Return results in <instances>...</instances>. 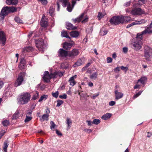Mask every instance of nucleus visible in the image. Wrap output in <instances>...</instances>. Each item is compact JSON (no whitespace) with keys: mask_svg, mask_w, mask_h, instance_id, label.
Listing matches in <instances>:
<instances>
[{"mask_svg":"<svg viewBox=\"0 0 152 152\" xmlns=\"http://www.w3.org/2000/svg\"><path fill=\"white\" fill-rule=\"evenodd\" d=\"M31 96L30 94L28 93H24L22 94L18 101V103L21 104L27 103L30 100Z\"/></svg>","mask_w":152,"mask_h":152,"instance_id":"obj_1","label":"nucleus"},{"mask_svg":"<svg viewBox=\"0 0 152 152\" xmlns=\"http://www.w3.org/2000/svg\"><path fill=\"white\" fill-rule=\"evenodd\" d=\"M144 56L148 61L151 60L152 57V49L146 45L144 47Z\"/></svg>","mask_w":152,"mask_h":152,"instance_id":"obj_2","label":"nucleus"},{"mask_svg":"<svg viewBox=\"0 0 152 152\" xmlns=\"http://www.w3.org/2000/svg\"><path fill=\"white\" fill-rule=\"evenodd\" d=\"M123 19V16H115L113 17L110 20V22L111 24L116 25L120 23H124Z\"/></svg>","mask_w":152,"mask_h":152,"instance_id":"obj_3","label":"nucleus"},{"mask_svg":"<svg viewBox=\"0 0 152 152\" xmlns=\"http://www.w3.org/2000/svg\"><path fill=\"white\" fill-rule=\"evenodd\" d=\"M133 46L132 48L136 51L140 50L142 48V43L140 40L136 39L134 42L132 43Z\"/></svg>","mask_w":152,"mask_h":152,"instance_id":"obj_4","label":"nucleus"},{"mask_svg":"<svg viewBox=\"0 0 152 152\" xmlns=\"http://www.w3.org/2000/svg\"><path fill=\"white\" fill-rule=\"evenodd\" d=\"M25 76V73L23 72H21L19 74L18 77L14 83L15 86L16 87L21 84L22 82L24 80Z\"/></svg>","mask_w":152,"mask_h":152,"instance_id":"obj_5","label":"nucleus"},{"mask_svg":"<svg viewBox=\"0 0 152 152\" xmlns=\"http://www.w3.org/2000/svg\"><path fill=\"white\" fill-rule=\"evenodd\" d=\"M54 77L52 73L51 72L50 74L48 71H45L44 72L43 78L45 82L48 83L50 82L51 78H54Z\"/></svg>","mask_w":152,"mask_h":152,"instance_id":"obj_6","label":"nucleus"},{"mask_svg":"<svg viewBox=\"0 0 152 152\" xmlns=\"http://www.w3.org/2000/svg\"><path fill=\"white\" fill-rule=\"evenodd\" d=\"M9 13L8 7H4L1 11L0 14V18L4 19L5 16L7 15Z\"/></svg>","mask_w":152,"mask_h":152,"instance_id":"obj_7","label":"nucleus"},{"mask_svg":"<svg viewBox=\"0 0 152 152\" xmlns=\"http://www.w3.org/2000/svg\"><path fill=\"white\" fill-rule=\"evenodd\" d=\"M36 45L39 50L43 49L44 46L43 40L41 38L38 39L36 41Z\"/></svg>","mask_w":152,"mask_h":152,"instance_id":"obj_8","label":"nucleus"},{"mask_svg":"<svg viewBox=\"0 0 152 152\" xmlns=\"http://www.w3.org/2000/svg\"><path fill=\"white\" fill-rule=\"evenodd\" d=\"M144 12L141 8H137L132 10L130 12V13L133 15H141L144 13Z\"/></svg>","mask_w":152,"mask_h":152,"instance_id":"obj_9","label":"nucleus"},{"mask_svg":"<svg viewBox=\"0 0 152 152\" xmlns=\"http://www.w3.org/2000/svg\"><path fill=\"white\" fill-rule=\"evenodd\" d=\"M23 115V113L21 111L18 110L13 115L12 119H20V118L22 117Z\"/></svg>","mask_w":152,"mask_h":152,"instance_id":"obj_10","label":"nucleus"},{"mask_svg":"<svg viewBox=\"0 0 152 152\" xmlns=\"http://www.w3.org/2000/svg\"><path fill=\"white\" fill-rule=\"evenodd\" d=\"M6 39L4 32L0 29V41L2 42V45H4L5 43Z\"/></svg>","mask_w":152,"mask_h":152,"instance_id":"obj_11","label":"nucleus"},{"mask_svg":"<svg viewBox=\"0 0 152 152\" xmlns=\"http://www.w3.org/2000/svg\"><path fill=\"white\" fill-rule=\"evenodd\" d=\"M79 54V51L77 49H74L68 54V56L70 57H74L77 56Z\"/></svg>","mask_w":152,"mask_h":152,"instance_id":"obj_12","label":"nucleus"},{"mask_svg":"<svg viewBox=\"0 0 152 152\" xmlns=\"http://www.w3.org/2000/svg\"><path fill=\"white\" fill-rule=\"evenodd\" d=\"M67 55V52L63 49H60L58 51V56L61 57H65Z\"/></svg>","mask_w":152,"mask_h":152,"instance_id":"obj_13","label":"nucleus"},{"mask_svg":"<svg viewBox=\"0 0 152 152\" xmlns=\"http://www.w3.org/2000/svg\"><path fill=\"white\" fill-rule=\"evenodd\" d=\"M74 44V43L73 42H72L71 43L66 42L64 43L63 47L65 49L69 50L71 48L72 45Z\"/></svg>","mask_w":152,"mask_h":152,"instance_id":"obj_14","label":"nucleus"},{"mask_svg":"<svg viewBox=\"0 0 152 152\" xmlns=\"http://www.w3.org/2000/svg\"><path fill=\"white\" fill-rule=\"evenodd\" d=\"M45 16L43 15L40 22V24L42 27H46L48 26L47 21L45 20Z\"/></svg>","mask_w":152,"mask_h":152,"instance_id":"obj_15","label":"nucleus"},{"mask_svg":"<svg viewBox=\"0 0 152 152\" xmlns=\"http://www.w3.org/2000/svg\"><path fill=\"white\" fill-rule=\"evenodd\" d=\"M145 22V21L144 20H141L140 21H136L133 22V23H132L128 25L127 26L126 28H129L134 25L138 24H140L142 23H144Z\"/></svg>","mask_w":152,"mask_h":152,"instance_id":"obj_16","label":"nucleus"},{"mask_svg":"<svg viewBox=\"0 0 152 152\" xmlns=\"http://www.w3.org/2000/svg\"><path fill=\"white\" fill-rule=\"evenodd\" d=\"M85 14L84 13H82L79 17L75 19H72L73 22L74 23H77L80 22L83 18V16Z\"/></svg>","mask_w":152,"mask_h":152,"instance_id":"obj_17","label":"nucleus"},{"mask_svg":"<svg viewBox=\"0 0 152 152\" xmlns=\"http://www.w3.org/2000/svg\"><path fill=\"white\" fill-rule=\"evenodd\" d=\"M115 99L118 100L122 98L123 96V94L122 93L118 92L117 90L115 91Z\"/></svg>","mask_w":152,"mask_h":152,"instance_id":"obj_18","label":"nucleus"},{"mask_svg":"<svg viewBox=\"0 0 152 152\" xmlns=\"http://www.w3.org/2000/svg\"><path fill=\"white\" fill-rule=\"evenodd\" d=\"M76 75L73 76L71 77L69 80V82L70 83V85L73 86L76 83V82L74 80L76 78Z\"/></svg>","mask_w":152,"mask_h":152,"instance_id":"obj_19","label":"nucleus"},{"mask_svg":"<svg viewBox=\"0 0 152 152\" xmlns=\"http://www.w3.org/2000/svg\"><path fill=\"white\" fill-rule=\"evenodd\" d=\"M26 64V62L25 59L24 58H21L18 66L19 68L21 69H23L25 67Z\"/></svg>","mask_w":152,"mask_h":152,"instance_id":"obj_20","label":"nucleus"},{"mask_svg":"<svg viewBox=\"0 0 152 152\" xmlns=\"http://www.w3.org/2000/svg\"><path fill=\"white\" fill-rule=\"evenodd\" d=\"M18 0H6V2L8 5H15L18 2Z\"/></svg>","mask_w":152,"mask_h":152,"instance_id":"obj_21","label":"nucleus"},{"mask_svg":"<svg viewBox=\"0 0 152 152\" xmlns=\"http://www.w3.org/2000/svg\"><path fill=\"white\" fill-rule=\"evenodd\" d=\"M143 33L145 34L152 33V26L150 24L149 26H148L147 28L143 31Z\"/></svg>","mask_w":152,"mask_h":152,"instance_id":"obj_22","label":"nucleus"},{"mask_svg":"<svg viewBox=\"0 0 152 152\" xmlns=\"http://www.w3.org/2000/svg\"><path fill=\"white\" fill-rule=\"evenodd\" d=\"M60 4H61L64 7H66L69 3L67 0H58Z\"/></svg>","mask_w":152,"mask_h":152,"instance_id":"obj_23","label":"nucleus"},{"mask_svg":"<svg viewBox=\"0 0 152 152\" xmlns=\"http://www.w3.org/2000/svg\"><path fill=\"white\" fill-rule=\"evenodd\" d=\"M70 35L73 37H77L79 35V33L76 31H72L69 33Z\"/></svg>","mask_w":152,"mask_h":152,"instance_id":"obj_24","label":"nucleus"},{"mask_svg":"<svg viewBox=\"0 0 152 152\" xmlns=\"http://www.w3.org/2000/svg\"><path fill=\"white\" fill-rule=\"evenodd\" d=\"M66 28L68 29H76L77 27L74 26L72 24L70 23H67L66 25Z\"/></svg>","mask_w":152,"mask_h":152,"instance_id":"obj_25","label":"nucleus"},{"mask_svg":"<svg viewBox=\"0 0 152 152\" xmlns=\"http://www.w3.org/2000/svg\"><path fill=\"white\" fill-rule=\"evenodd\" d=\"M49 116L48 114H44L40 118V120L41 122H43L44 121H48Z\"/></svg>","mask_w":152,"mask_h":152,"instance_id":"obj_26","label":"nucleus"},{"mask_svg":"<svg viewBox=\"0 0 152 152\" xmlns=\"http://www.w3.org/2000/svg\"><path fill=\"white\" fill-rule=\"evenodd\" d=\"M53 76H54V78L57 77H61L63 75V73L61 72L56 71L53 73Z\"/></svg>","mask_w":152,"mask_h":152,"instance_id":"obj_27","label":"nucleus"},{"mask_svg":"<svg viewBox=\"0 0 152 152\" xmlns=\"http://www.w3.org/2000/svg\"><path fill=\"white\" fill-rule=\"evenodd\" d=\"M111 116V114L110 113H107L104 115L102 117V118L104 120H107L110 118Z\"/></svg>","mask_w":152,"mask_h":152,"instance_id":"obj_28","label":"nucleus"},{"mask_svg":"<svg viewBox=\"0 0 152 152\" xmlns=\"http://www.w3.org/2000/svg\"><path fill=\"white\" fill-rule=\"evenodd\" d=\"M145 34L143 33V31L141 33L137 34L136 37V39L140 40L141 41L142 39V35Z\"/></svg>","mask_w":152,"mask_h":152,"instance_id":"obj_29","label":"nucleus"},{"mask_svg":"<svg viewBox=\"0 0 152 152\" xmlns=\"http://www.w3.org/2000/svg\"><path fill=\"white\" fill-rule=\"evenodd\" d=\"M8 144L7 141H5L4 143L3 149L4 152H7V148Z\"/></svg>","mask_w":152,"mask_h":152,"instance_id":"obj_30","label":"nucleus"},{"mask_svg":"<svg viewBox=\"0 0 152 152\" xmlns=\"http://www.w3.org/2000/svg\"><path fill=\"white\" fill-rule=\"evenodd\" d=\"M54 8L53 7H50L48 10V13L51 16H53L54 15Z\"/></svg>","mask_w":152,"mask_h":152,"instance_id":"obj_31","label":"nucleus"},{"mask_svg":"<svg viewBox=\"0 0 152 152\" xmlns=\"http://www.w3.org/2000/svg\"><path fill=\"white\" fill-rule=\"evenodd\" d=\"M146 80L147 78L146 77H142L137 80V83H138L140 82L142 84H143Z\"/></svg>","mask_w":152,"mask_h":152,"instance_id":"obj_32","label":"nucleus"},{"mask_svg":"<svg viewBox=\"0 0 152 152\" xmlns=\"http://www.w3.org/2000/svg\"><path fill=\"white\" fill-rule=\"evenodd\" d=\"M9 13H13L16 12L17 8L14 7H8Z\"/></svg>","mask_w":152,"mask_h":152,"instance_id":"obj_33","label":"nucleus"},{"mask_svg":"<svg viewBox=\"0 0 152 152\" xmlns=\"http://www.w3.org/2000/svg\"><path fill=\"white\" fill-rule=\"evenodd\" d=\"M107 33V30L104 28H102L100 30V34L102 36L105 35Z\"/></svg>","mask_w":152,"mask_h":152,"instance_id":"obj_34","label":"nucleus"},{"mask_svg":"<svg viewBox=\"0 0 152 152\" xmlns=\"http://www.w3.org/2000/svg\"><path fill=\"white\" fill-rule=\"evenodd\" d=\"M82 60L81 59H79L73 65V66L75 67L80 66L82 64Z\"/></svg>","mask_w":152,"mask_h":152,"instance_id":"obj_35","label":"nucleus"},{"mask_svg":"<svg viewBox=\"0 0 152 152\" xmlns=\"http://www.w3.org/2000/svg\"><path fill=\"white\" fill-rule=\"evenodd\" d=\"M33 50V48L32 47L28 46L25 48L23 50V52H29L32 51Z\"/></svg>","mask_w":152,"mask_h":152,"instance_id":"obj_36","label":"nucleus"},{"mask_svg":"<svg viewBox=\"0 0 152 152\" xmlns=\"http://www.w3.org/2000/svg\"><path fill=\"white\" fill-rule=\"evenodd\" d=\"M98 74L97 72H94L90 76V78L92 79L95 80L97 77Z\"/></svg>","mask_w":152,"mask_h":152,"instance_id":"obj_37","label":"nucleus"},{"mask_svg":"<svg viewBox=\"0 0 152 152\" xmlns=\"http://www.w3.org/2000/svg\"><path fill=\"white\" fill-rule=\"evenodd\" d=\"M124 17V23L125 22H128L131 20V18L129 16H123Z\"/></svg>","mask_w":152,"mask_h":152,"instance_id":"obj_38","label":"nucleus"},{"mask_svg":"<svg viewBox=\"0 0 152 152\" xmlns=\"http://www.w3.org/2000/svg\"><path fill=\"white\" fill-rule=\"evenodd\" d=\"M72 121L69 118H67L66 120V123L68 125V128L70 129L71 126L70 125L71 124Z\"/></svg>","mask_w":152,"mask_h":152,"instance_id":"obj_39","label":"nucleus"},{"mask_svg":"<svg viewBox=\"0 0 152 152\" xmlns=\"http://www.w3.org/2000/svg\"><path fill=\"white\" fill-rule=\"evenodd\" d=\"M39 93L38 91H36L34 95L32 97V99L33 100H35L39 97Z\"/></svg>","mask_w":152,"mask_h":152,"instance_id":"obj_40","label":"nucleus"},{"mask_svg":"<svg viewBox=\"0 0 152 152\" xmlns=\"http://www.w3.org/2000/svg\"><path fill=\"white\" fill-rule=\"evenodd\" d=\"M48 96L47 95H44L42 96L40 99H39V102H42L43 100H45L48 98Z\"/></svg>","mask_w":152,"mask_h":152,"instance_id":"obj_41","label":"nucleus"},{"mask_svg":"<svg viewBox=\"0 0 152 152\" xmlns=\"http://www.w3.org/2000/svg\"><path fill=\"white\" fill-rule=\"evenodd\" d=\"M73 7H73V5H72V7L70 3H69L67 5V10L69 12H71Z\"/></svg>","mask_w":152,"mask_h":152,"instance_id":"obj_42","label":"nucleus"},{"mask_svg":"<svg viewBox=\"0 0 152 152\" xmlns=\"http://www.w3.org/2000/svg\"><path fill=\"white\" fill-rule=\"evenodd\" d=\"M84 15L83 17L82 20H83L82 21V23H85L86 22H87L88 21V17L87 16H86L85 17L84 16Z\"/></svg>","mask_w":152,"mask_h":152,"instance_id":"obj_43","label":"nucleus"},{"mask_svg":"<svg viewBox=\"0 0 152 152\" xmlns=\"http://www.w3.org/2000/svg\"><path fill=\"white\" fill-rule=\"evenodd\" d=\"M100 122V121L98 119H94L93 121L92 124H94L97 125Z\"/></svg>","mask_w":152,"mask_h":152,"instance_id":"obj_44","label":"nucleus"},{"mask_svg":"<svg viewBox=\"0 0 152 152\" xmlns=\"http://www.w3.org/2000/svg\"><path fill=\"white\" fill-rule=\"evenodd\" d=\"M15 21L18 23H22V20L20 18L18 17H16L15 18Z\"/></svg>","mask_w":152,"mask_h":152,"instance_id":"obj_45","label":"nucleus"},{"mask_svg":"<svg viewBox=\"0 0 152 152\" xmlns=\"http://www.w3.org/2000/svg\"><path fill=\"white\" fill-rule=\"evenodd\" d=\"M142 91H139L138 93H137L136 94H135V95H134L133 96V98L134 99L137 98L142 93Z\"/></svg>","mask_w":152,"mask_h":152,"instance_id":"obj_46","label":"nucleus"},{"mask_svg":"<svg viewBox=\"0 0 152 152\" xmlns=\"http://www.w3.org/2000/svg\"><path fill=\"white\" fill-rule=\"evenodd\" d=\"M3 125V126H7L9 124V122L7 120H4V121H3L2 122Z\"/></svg>","mask_w":152,"mask_h":152,"instance_id":"obj_47","label":"nucleus"},{"mask_svg":"<svg viewBox=\"0 0 152 152\" xmlns=\"http://www.w3.org/2000/svg\"><path fill=\"white\" fill-rule=\"evenodd\" d=\"M59 94V93L58 91H57L55 93H52V95L54 97H55L56 98H57Z\"/></svg>","mask_w":152,"mask_h":152,"instance_id":"obj_48","label":"nucleus"},{"mask_svg":"<svg viewBox=\"0 0 152 152\" xmlns=\"http://www.w3.org/2000/svg\"><path fill=\"white\" fill-rule=\"evenodd\" d=\"M57 106L59 107L63 103V101L61 100H58L57 101Z\"/></svg>","mask_w":152,"mask_h":152,"instance_id":"obj_49","label":"nucleus"},{"mask_svg":"<svg viewBox=\"0 0 152 152\" xmlns=\"http://www.w3.org/2000/svg\"><path fill=\"white\" fill-rule=\"evenodd\" d=\"M50 124H51V126H50V129H54L56 125L54 122L53 121H50Z\"/></svg>","mask_w":152,"mask_h":152,"instance_id":"obj_50","label":"nucleus"},{"mask_svg":"<svg viewBox=\"0 0 152 152\" xmlns=\"http://www.w3.org/2000/svg\"><path fill=\"white\" fill-rule=\"evenodd\" d=\"M32 118L30 116H26V118L25 120V122H28L30 121Z\"/></svg>","mask_w":152,"mask_h":152,"instance_id":"obj_51","label":"nucleus"},{"mask_svg":"<svg viewBox=\"0 0 152 152\" xmlns=\"http://www.w3.org/2000/svg\"><path fill=\"white\" fill-rule=\"evenodd\" d=\"M59 97L61 99H66L67 98V95L65 94H64L62 95H59Z\"/></svg>","mask_w":152,"mask_h":152,"instance_id":"obj_52","label":"nucleus"},{"mask_svg":"<svg viewBox=\"0 0 152 152\" xmlns=\"http://www.w3.org/2000/svg\"><path fill=\"white\" fill-rule=\"evenodd\" d=\"M67 34V32L65 31H62L61 33V36L63 37H65Z\"/></svg>","mask_w":152,"mask_h":152,"instance_id":"obj_53","label":"nucleus"},{"mask_svg":"<svg viewBox=\"0 0 152 152\" xmlns=\"http://www.w3.org/2000/svg\"><path fill=\"white\" fill-rule=\"evenodd\" d=\"M99 93L98 92L96 94H94V95L92 96H91V98L93 99H95L96 97H97L99 96Z\"/></svg>","mask_w":152,"mask_h":152,"instance_id":"obj_54","label":"nucleus"},{"mask_svg":"<svg viewBox=\"0 0 152 152\" xmlns=\"http://www.w3.org/2000/svg\"><path fill=\"white\" fill-rule=\"evenodd\" d=\"M5 132L4 130H2L0 132V139L1 137L4 135Z\"/></svg>","mask_w":152,"mask_h":152,"instance_id":"obj_55","label":"nucleus"},{"mask_svg":"<svg viewBox=\"0 0 152 152\" xmlns=\"http://www.w3.org/2000/svg\"><path fill=\"white\" fill-rule=\"evenodd\" d=\"M115 102L114 101H111L109 103V104L110 106H113L115 105Z\"/></svg>","mask_w":152,"mask_h":152,"instance_id":"obj_56","label":"nucleus"},{"mask_svg":"<svg viewBox=\"0 0 152 152\" xmlns=\"http://www.w3.org/2000/svg\"><path fill=\"white\" fill-rule=\"evenodd\" d=\"M121 68L122 70H124L125 72H126L127 71L128 69L127 67H124L123 66H121Z\"/></svg>","mask_w":152,"mask_h":152,"instance_id":"obj_57","label":"nucleus"},{"mask_svg":"<svg viewBox=\"0 0 152 152\" xmlns=\"http://www.w3.org/2000/svg\"><path fill=\"white\" fill-rule=\"evenodd\" d=\"M40 2L43 5H46L48 3L47 0H42Z\"/></svg>","mask_w":152,"mask_h":152,"instance_id":"obj_58","label":"nucleus"},{"mask_svg":"<svg viewBox=\"0 0 152 152\" xmlns=\"http://www.w3.org/2000/svg\"><path fill=\"white\" fill-rule=\"evenodd\" d=\"M103 17V15L102 13L99 12L98 15V19L100 20Z\"/></svg>","mask_w":152,"mask_h":152,"instance_id":"obj_59","label":"nucleus"},{"mask_svg":"<svg viewBox=\"0 0 152 152\" xmlns=\"http://www.w3.org/2000/svg\"><path fill=\"white\" fill-rule=\"evenodd\" d=\"M112 59L110 57H108L107 58V63H111L112 62Z\"/></svg>","mask_w":152,"mask_h":152,"instance_id":"obj_60","label":"nucleus"},{"mask_svg":"<svg viewBox=\"0 0 152 152\" xmlns=\"http://www.w3.org/2000/svg\"><path fill=\"white\" fill-rule=\"evenodd\" d=\"M60 3H59V2L58 1V0L57 2V10L58 11H59L60 10Z\"/></svg>","mask_w":152,"mask_h":152,"instance_id":"obj_61","label":"nucleus"},{"mask_svg":"<svg viewBox=\"0 0 152 152\" xmlns=\"http://www.w3.org/2000/svg\"><path fill=\"white\" fill-rule=\"evenodd\" d=\"M84 131L88 133H90L92 132V130L90 129H85Z\"/></svg>","mask_w":152,"mask_h":152,"instance_id":"obj_62","label":"nucleus"},{"mask_svg":"<svg viewBox=\"0 0 152 152\" xmlns=\"http://www.w3.org/2000/svg\"><path fill=\"white\" fill-rule=\"evenodd\" d=\"M131 2L130 1H129L126 2V3H125L124 4V6L125 7H128L130 5Z\"/></svg>","mask_w":152,"mask_h":152,"instance_id":"obj_63","label":"nucleus"},{"mask_svg":"<svg viewBox=\"0 0 152 152\" xmlns=\"http://www.w3.org/2000/svg\"><path fill=\"white\" fill-rule=\"evenodd\" d=\"M128 48H127L126 47H124L123 48V50L124 52V53H126L128 51Z\"/></svg>","mask_w":152,"mask_h":152,"instance_id":"obj_64","label":"nucleus"}]
</instances>
